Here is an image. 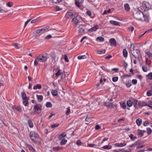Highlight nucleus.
I'll use <instances>...</instances> for the list:
<instances>
[{"label": "nucleus", "mask_w": 152, "mask_h": 152, "mask_svg": "<svg viewBox=\"0 0 152 152\" xmlns=\"http://www.w3.org/2000/svg\"><path fill=\"white\" fill-rule=\"evenodd\" d=\"M49 57V55L47 53L39 55V56L35 58L34 63V66H37L38 64V62H46Z\"/></svg>", "instance_id": "obj_1"}, {"label": "nucleus", "mask_w": 152, "mask_h": 152, "mask_svg": "<svg viewBox=\"0 0 152 152\" xmlns=\"http://www.w3.org/2000/svg\"><path fill=\"white\" fill-rule=\"evenodd\" d=\"M29 136L31 140L34 142H37L39 139V135L34 131L30 132Z\"/></svg>", "instance_id": "obj_2"}, {"label": "nucleus", "mask_w": 152, "mask_h": 152, "mask_svg": "<svg viewBox=\"0 0 152 152\" xmlns=\"http://www.w3.org/2000/svg\"><path fill=\"white\" fill-rule=\"evenodd\" d=\"M42 107L41 105L39 104H37L34 106L32 113L34 115L39 114L41 112Z\"/></svg>", "instance_id": "obj_3"}, {"label": "nucleus", "mask_w": 152, "mask_h": 152, "mask_svg": "<svg viewBox=\"0 0 152 152\" xmlns=\"http://www.w3.org/2000/svg\"><path fill=\"white\" fill-rule=\"evenodd\" d=\"M132 55L135 58H137L139 60L140 58L141 57L140 52L139 49H135L133 48V50L131 51Z\"/></svg>", "instance_id": "obj_4"}, {"label": "nucleus", "mask_w": 152, "mask_h": 152, "mask_svg": "<svg viewBox=\"0 0 152 152\" xmlns=\"http://www.w3.org/2000/svg\"><path fill=\"white\" fill-rule=\"evenodd\" d=\"M143 15V12L139 10L136 11L135 13H134L133 14L134 18L139 20H142L141 18Z\"/></svg>", "instance_id": "obj_5"}, {"label": "nucleus", "mask_w": 152, "mask_h": 152, "mask_svg": "<svg viewBox=\"0 0 152 152\" xmlns=\"http://www.w3.org/2000/svg\"><path fill=\"white\" fill-rule=\"evenodd\" d=\"M77 14L73 10H69L66 13L65 16L68 18H71L73 19L75 17Z\"/></svg>", "instance_id": "obj_6"}, {"label": "nucleus", "mask_w": 152, "mask_h": 152, "mask_svg": "<svg viewBox=\"0 0 152 152\" xmlns=\"http://www.w3.org/2000/svg\"><path fill=\"white\" fill-rule=\"evenodd\" d=\"M142 7L143 8L144 11H147L151 9V5L148 2L144 1L142 3Z\"/></svg>", "instance_id": "obj_7"}, {"label": "nucleus", "mask_w": 152, "mask_h": 152, "mask_svg": "<svg viewBox=\"0 0 152 152\" xmlns=\"http://www.w3.org/2000/svg\"><path fill=\"white\" fill-rule=\"evenodd\" d=\"M81 19V17L78 16L77 14L75 18L72 19V22H74L75 26H76L80 22V20Z\"/></svg>", "instance_id": "obj_8"}, {"label": "nucleus", "mask_w": 152, "mask_h": 152, "mask_svg": "<svg viewBox=\"0 0 152 152\" xmlns=\"http://www.w3.org/2000/svg\"><path fill=\"white\" fill-rule=\"evenodd\" d=\"M56 71H57L56 72L55 74L56 77H58L59 76L61 75L64 72H65L64 71H62L60 69V67L58 66L56 68Z\"/></svg>", "instance_id": "obj_9"}, {"label": "nucleus", "mask_w": 152, "mask_h": 152, "mask_svg": "<svg viewBox=\"0 0 152 152\" xmlns=\"http://www.w3.org/2000/svg\"><path fill=\"white\" fill-rule=\"evenodd\" d=\"M61 76L60 79L58 80V81H61L64 82H66L67 80L66 79V74L65 72H64Z\"/></svg>", "instance_id": "obj_10"}, {"label": "nucleus", "mask_w": 152, "mask_h": 152, "mask_svg": "<svg viewBox=\"0 0 152 152\" xmlns=\"http://www.w3.org/2000/svg\"><path fill=\"white\" fill-rule=\"evenodd\" d=\"M109 42L111 46H116V42L115 39L114 38H111L109 40Z\"/></svg>", "instance_id": "obj_11"}, {"label": "nucleus", "mask_w": 152, "mask_h": 152, "mask_svg": "<svg viewBox=\"0 0 152 152\" xmlns=\"http://www.w3.org/2000/svg\"><path fill=\"white\" fill-rule=\"evenodd\" d=\"M84 0H75V4L78 7H80L81 5L80 4L83 3Z\"/></svg>", "instance_id": "obj_12"}, {"label": "nucleus", "mask_w": 152, "mask_h": 152, "mask_svg": "<svg viewBox=\"0 0 152 152\" xmlns=\"http://www.w3.org/2000/svg\"><path fill=\"white\" fill-rule=\"evenodd\" d=\"M146 131L143 130H141L139 129H138L137 131V135L140 136V137H142L144 135V133Z\"/></svg>", "instance_id": "obj_13"}, {"label": "nucleus", "mask_w": 152, "mask_h": 152, "mask_svg": "<svg viewBox=\"0 0 152 152\" xmlns=\"http://www.w3.org/2000/svg\"><path fill=\"white\" fill-rule=\"evenodd\" d=\"M99 27L98 25H96L95 26L91 28L88 30V31L92 32L93 31H96Z\"/></svg>", "instance_id": "obj_14"}, {"label": "nucleus", "mask_w": 152, "mask_h": 152, "mask_svg": "<svg viewBox=\"0 0 152 152\" xmlns=\"http://www.w3.org/2000/svg\"><path fill=\"white\" fill-rule=\"evenodd\" d=\"M133 105L134 107L138 109V103L139 102H138V101L136 99H133Z\"/></svg>", "instance_id": "obj_15"}, {"label": "nucleus", "mask_w": 152, "mask_h": 152, "mask_svg": "<svg viewBox=\"0 0 152 152\" xmlns=\"http://www.w3.org/2000/svg\"><path fill=\"white\" fill-rule=\"evenodd\" d=\"M21 93L22 99L23 100H27L28 99L26 96L25 92L24 91V90Z\"/></svg>", "instance_id": "obj_16"}, {"label": "nucleus", "mask_w": 152, "mask_h": 152, "mask_svg": "<svg viewBox=\"0 0 152 152\" xmlns=\"http://www.w3.org/2000/svg\"><path fill=\"white\" fill-rule=\"evenodd\" d=\"M126 145L125 143H117L115 144V147H122L125 146Z\"/></svg>", "instance_id": "obj_17"}, {"label": "nucleus", "mask_w": 152, "mask_h": 152, "mask_svg": "<svg viewBox=\"0 0 152 152\" xmlns=\"http://www.w3.org/2000/svg\"><path fill=\"white\" fill-rule=\"evenodd\" d=\"M49 28L50 27L49 26H47L43 27L42 29H40L41 31V33H45V31H47Z\"/></svg>", "instance_id": "obj_18"}, {"label": "nucleus", "mask_w": 152, "mask_h": 152, "mask_svg": "<svg viewBox=\"0 0 152 152\" xmlns=\"http://www.w3.org/2000/svg\"><path fill=\"white\" fill-rule=\"evenodd\" d=\"M141 141L140 140H138L135 142L136 144L138 145V148H142L145 146V145L144 144L140 145Z\"/></svg>", "instance_id": "obj_19"}, {"label": "nucleus", "mask_w": 152, "mask_h": 152, "mask_svg": "<svg viewBox=\"0 0 152 152\" xmlns=\"http://www.w3.org/2000/svg\"><path fill=\"white\" fill-rule=\"evenodd\" d=\"M129 137L131 140L134 141L135 139H137V137L136 136H134L132 134H130L129 135Z\"/></svg>", "instance_id": "obj_20"}, {"label": "nucleus", "mask_w": 152, "mask_h": 152, "mask_svg": "<svg viewBox=\"0 0 152 152\" xmlns=\"http://www.w3.org/2000/svg\"><path fill=\"white\" fill-rule=\"evenodd\" d=\"M124 7L125 10L127 11H129L130 9L129 5L128 4H126L124 5Z\"/></svg>", "instance_id": "obj_21"}, {"label": "nucleus", "mask_w": 152, "mask_h": 152, "mask_svg": "<svg viewBox=\"0 0 152 152\" xmlns=\"http://www.w3.org/2000/svg\"><path fill=\"white\" fill-rule=\"evenodd\" d=\"M66 136V134L65 133H63L59 135L58 136V138L59 140L62 139Z\"/></svg>", "instance_id": "obj_22"}, {"label": "nucleus", "mask_w": 152, "mask_h": 152, "mask_svg": "<svg viewBox=\"0 0 152 152\" xmlns=\"http://www.w3.org/2000/svg\"><path fill=\"white\" fill-rule=\"evenodd\" d=\"M142 69L143 72H147L149 70V69L145 65H143L142 66Z\"/></svg>", "instance_id": "obj_23"}, {"label": "nucleus", "mask_w": 152, "mask_h": 152, "mask_svg": "<svg viewBox=\"0 0 152 152\" xmlns=\"http://www.w3.org/2000/svg\"><path fill=\"white\" fill-rule=\"evenodd\" d=\"M96 40L97 42H102L104 41V38L102 37H98L96 39Z\"/></svg>", "instance_id": "obj_24"}, {"label": "nucleus", "mask_w": 152, "mask_h": 152, "mask_svg": "<svg viewBox=\"0 0 152 152\" xmlns=\"http://www.w3.org/2000/svg\"><path fill=\"white\" fill-rule=\"evenodd\" d=\"M110 22L111 24L114 25L118 26L119 24V22L113 20H110Z\"/></svg>", "instance_id": "obj_25"}, {"label": "nucleus", "mask_w": 152, "mask_h": 152, "mask_svg": "<svg viewBox=\"0 0 152 152\" xmlns=\"http://www.w3.org/2000/svg\"><path fill=\"white\" fill-rule=\"evenodd\" d=\"M123 53L124 57L126 58L128 56V52L125 49H124L123 51Z\"/></svg>", "instance_id": "obj_26"}, {"label": "nucleus", "mask_w": 152, "mask_h": 152, "mask_svg": "<svg viewBox=\"0 0 152 152\" xmlns=\"http://www.w3.org/2000/svg\"><path fill=\"white\" fill-rule=\"evenodd\" d=\"M37 97L38 101L39 102H41L43 100V96L41 95H37Z\"/></svg>", "instance_id": "obj_27"}, {"label": "nucleus", "mask_w": 152, "mask_h": 152, "mask_svg": "<svg viewBox=\"0 0 152 152\" xmlns=\"http://www.w3.org/2000/svg\"><path fill=\"white\" fill-rule=\"evenodd\" d=\"M105 52V49L102 50H97V53L99 54H104Z\"/></svg>", "instance_id": "obj_28"}, {"label": "nucleus", "mask_w": 152, "mask_h": 152, "mask_svg": "<svg viewBox=\"0 0 152 152\" xmlns=\"http://www.w3.org/2000/svg\"><path fill=\"white\" fill-rule=\"evenodd\" d=\"M27 146L29 150L32 151L33 152H35V150L33 147L31 145L29 144H28L27 145Z\"/></svg>", "instance_id": "obj_29"}, {"label": "nucleus", "mask_w": 152, "mask_h": 152, "mask_svg": "<svg viewBox=\"0 0 152 152\" xmlns=\"http://www.w3.org/2000/svg\"><path fill=\"white\" fill-rule=\"evenodd\" d=\"M138 108L140 107H142L144 106H146V104H144V102L141 101H139L138 103Z\"/></svg>", "instance_id": "obj_30"}, {"label": "nucleus", "mask_w": 152, "mask_h": 152, "mask_svg": "<svg viewBox=\"0 0 152 152\" xmlns=\"http://www.w3.org/2000/svg\"><path fill=\"white\" fill-rule=\"evenodd\" d=\"M133 102L132 101L130 100L128 101L127 102V104L128 106L131 107L132 106V104H133Z\"/></svg>", "instance_id": "obj_31"}, {"label": "nucleus", "mask_w": 152, "mask_h": 152, "mask_svg": "<svg viewBox=\"0 0 152 152\" xmlns=\"http://www.w3.org/2000/svg\"><path fill=\"white\" fill-rule=\"evenodd\" d=\"M51 93L54 96H56L58 95V92L56 90H53L51 92Z\"/></svg>", "instance_id": "obj_32"}, {"label": "nucleus", "mask_w": 152, "mask_h": 152, "mask_svg": "<svg viewBox=\"0 0 152 152\" xmlns=\"http://www.w3.org/2000/svg\"><path fill=\"white\" fill-rule=\"evenodd\" d=\"M41 88V86L40 84H37L35 86H34L33 89L36 90L37 89H40Z\"/></svg>", "instance_id": "obj_33"}, {"label": "nucleus", "mask_w": 152, "mask_h": 152, "mask_svg": "<svg viewBox=\"0 0 152 152\" xmlns=\"http://www.w3.org/2000/svg\"><path fill=\"white\" fill-rule=\"evenodd\" d=\"M13 46L17 49L20 48L21 47L20 44L18 43H14L13 44Z\"/></svg>", "instance_id": "obj_34"}, {"label": "nucleus", "mask_w": 152, "mask_h": 152, "mask_svg": "<svg viewBox=\"0 0 152 152\" xmlns=\"http://www.w3.org/2000/svg\"><path fill=\"white\" fill-rule=\"evenodd\" d=\"M91 118H92L91 115H88L86 116V121H89L91 120Z\"/></svg>", "instance_id": "obj_35"}, {"label": "nucleus", "mask_w": 152, "mask_h": 152, "mask_svg": "<svg viewBox=\"0 0 152 152\" xmlns=\"http://www.w3.org/2000/svg\"><path fill=\"white\" fill-rule=\"evenodd\" d=\"M59 126V124L58 123H56L55 124H53L51 125V127L52 129H54Z\"/></svg>", "instance_id": "obj_36"}, {"label": "nucleus", "mask_w": 152, "mask_h": 152, "mask_svg": "<svg viewBox=\"0 0 152 152\" xmlns=\"http://www.w3.org/2000/svg\"><path fill=\"white\" fill-rule=\"evenodd\" d=\"M147 132L148 134V135H150L152 132V129L150 128H147Z\"/></svg>", "instance_id": "obj_37"}, {"label": "nucleus", "mask_w": 152, "mask_h": 152, "mask_svg": "<svg viewBox=\"0 0 152 152\" xmlns=\"http://www.w3.org/2000/svg\"><path fill=\"white\" fill-rule=\"evenodd\" d=\"M142 16L144 19L145 21H147V22H148V21L149 18H148V15H145L143 13V15H142Z\"/></svg>", "instance_id": "obj_38"}, {"label": "nucleus", "mask_w": 152, "mask_h": 152, "mask_svg": "<svg viewBox=\"0 0 152 152\" xmlns=\"http://www.w3.org/2000/svg\"><path fill=\"white\" fill-rule=\"evenodd\" d=\"M136 122L138 126H140L142 123V120L140 118H138L136 120Z\"/></svg>", "instance_id": "obj_39"}, {"label": "nucleus", "mask_w": 152, "mask_h": 152, "mask_svg": "<svg viewBox=\"0 0 152 152\" xmlns=\"http://www.w3.org/2000/svg\"><path fill=\"white\" fill-rule=\"evenodd\" d=\"M67 142V140H66L65 139H63L60 142V144L61 145H65L66 142Z\"/></svg>", "instance_id": "obj_40"}, {"label": "nucleus", "mask_w": 152, "mask_h": 152, "mask_svg": "<svg viewBox=\"0 0 152 152\" xmlns=\"http://www.w3.org/2000/svg\"><path fill=\"white\" fill-rule=\"evenodd\" d=\"M112 148V146L111 145H105L103 147H102V148L103 149H111Z\"/></svg>", "instance_id": "obj_41"}, {"label": "nucleus", "mask_w": 152, "mask_h": 152, "mask_svg": "<svg viewBox=\"0 0 152 152\" xmlns=\"http://www.w3.org/2000/svg\"><path fill=\"white\" fill-rule=\"evenodd\" d=\"M126 86L127 87L129 88L131 86V80L126 81Z\"/></svg>", "instance_id": "obj_42"}, {"label": "nucleus", "mask_w": 152, "mask_h": 152, "mask_svg": "<svg viewBox=\"0 0 152 152\" xmlns=\"http://www.w3.org/2000/svg\"><path fill=\"white\" fill-rule=\"evenodd\" d=\"M46 106L47 107H51L52 106V104L50 102H47L46 103Z\"/></svg>", "instance_id": "obj_43"}, {"label": "nucleus", "mask_w": 152, "mask_h": 152, "mask_svg": "<svg viewBox=\"0 0 152 152\" xmlns=\"http://www.w3.org/2000/svg\"><path fill=\"white\" fill-rule=\"evenodd\" d=\"M28 124L30 128L33 127V123L31 120H29L28 121Z\"/></svg>", "instance_id": "obj_44"}, {"label": "nucleus", "mask_w": 152, "mask_h": 152, "mask_svg": "<svg viewBox=\"0 0 152 152\" xmlns=\"http://www.w3.org/2000/svg\"><path fill=\"white\" fill-rule=\"evenodd\" d=\"M62 148V147L60 148L58 146H57L56 147H53V149L54 151H58L60 149L61 150Z\"/></svg>", "instance_id": "obj_45"}, {"label": "nucleus", "mask_w": 152, "mask_h": 152, "mask_svg": "<svg viewBox=\"0 0 152 152\" xmlns=\"http://www.w3.org/2000/svg\"><path fill=\"white\" fill-rule=\"evenodd\" d=\"M146 77L149 79L152 80V72H150L148 75H146Z\"/></svg>", "instance_id": "obj_46"}, {"label": "nucleus", "mask_w": 152, "mask_h": 152, "mask_svg": "<svg viewBox=\"0 0 152 152\" xmlns=\"http://www.w3.org/2000/svg\"><path fill=\"white\" fill-rule=\"evenodd\" d=\"M86 58V56L85 55L80 56H78L77 58L79 60L83 59Z\"/></svg>", "instance_id": "obj_47"}, {"label": "nucleus", "mask_w": 152, "mask_h": 152, "mask_svg": "<svg viewBox=\"0 0 152 152\" xmlns=\"http://www.w3.org/2000/svg\"><path fill=\"white\" fill-rule=\"evenodd\" d=\"M145 54L148 55L149 58L152 59V53L150 52H146Z\"/></svg>", "instance_id": "obj_48"}, {"label": "nucleus", "mask_w": 152, "mask_h": 152, "mask_svg": "<svg viewBox=\"0 0 152 152\" xmlns=\"http://www.w3.org/2000/svg\"><path fill=\"white\" fill-rule=\"evenodd\" d=\"M147 95L148 96H150L152 95V90H150L147 92Z\"/></svg>", "instance_id": "obj_49"}, {"label": "nucleus", "mask_w": 152, "mask_h": 152, "mask_svg": "<svg viewBox=\"0 0 152 152\" xmlns=\"http://www.w3.org/2000/svg\"><path fill=\"white\" fill-rule=\"evenodd\" d=\"M63 58L64 59L65 61L68 62L69 61V60L68 59L67 56L66 55H64V57H63Z\"/></svg>", "instance_id": "obj_50"}, {"label": "nucleus", "mask_w": 152, "mask_h": 152, "mask_svg": "<svg viewBox=\"0 0 152 152\" xmlns=\"http://www.w3.org/2000/svg\"><path fill=\"white\" fill-rule=\"evenodd\" d=\"M39 18H37L36 19H35L34 20H32L31 21V23H36L39 20Z\"/></svg>", "instance_id": "obj_51"}, {"label": "nucleus", "mask_w": 152, "mask_h": 152, "mask_svg": "<svg viewBox=\"0 0 152 152\" xmlns=\"http://www.w3.org/2000/svg\"><path fill=\"white\" fill-rule=\"evenodd\" d=\"M118 77H115L113 78L112 80L113 82H115L118 81Z\"/></svg>", "instance_id": "obj_52"}, {"label": "nucleus", "mask_w": 152, "mask_h": 152, "mask_svg": "<svg viewBox=\"0 0 152 152\" xmlns=\"http://www.w3.org/2000/svg\"><path fill=\"white\" fill-rule=\"evenodd\" d=\"M6 4L7 6L10 7H11L13 6V3L12 2H8Z\"/></svg>", "instance_id": "obj_53"}, {"label": "nucleus", "mask_w": 152, "mask_h": 152, "mask_svg": "<svg viewBox=\"0 0 152 152\" xmlns=\"http://www.w3.org/2000/svg\"><path fill=\"white\" fill-rule=\"evenodd\" d=\"M52 37V36L50 34H49V35H47L46 37H45L44 38L45 39H50Z\"/></svg>", "instance_id": "obj_54"}, {"label": "nucleus", "mask_w": 152, "mask_h": 152, "mask_svg": "<svg viewBox=\"0 0 152 152\" xmlns=\"http://www.w3.org/2000/svg\"><path fill=\"white\" fill-rule=\"evenodd\" d=\"M28 99H27V100H24V101H23V104L25 106H27V104H28V103L27 102V101Z\"/></svg>", "instance_id": "obj_55"}, {"label": "nucleus", "mask_w": 152, "mask_h": 152, "mask_svg": "<svg viewBox=\"0 0 152 152\" xmlns=\"http://www.w3.org/2000/svg\"><path fill=\"white\" fill-rule=\"evenodd\" d=\"M96 145L94 144H88L87 146L91 147H93L94 146H96Z\"/></svg>", "instance_id": "obj_56"}, {"label": "nucleus", "mask_w": 152, "mask_h": 152, "mask_svg": "<svg viewBox=\"0 0 152 152\" xmlns=\"http://www.w3.org/2000/svg\"><path fill=\"white\" fill-rule=\"evenodd\" d=\"M85 29L82 28H80L79 32L83 34L84 33Z\"/></svg>", "instance_id": "obj_57"}, {"label": "nucleus", "mask_w": 152, "mask_h": 152, "mask_svg": "<svg viewBox=\"0 0 152 152\" xmlns=\"http://www.w3.org/2000/svg\"><path fill=\"white\" fill-rule=\"evenodd\" d=\"M15 109L18 111H19V112L21 111V109L20 107H15Z\"/></svg>", "instance_id": "obj_58"}, {"label": "nucleus", "mask_w": 152, "mask_h": 152, "mask_svg": "<svg viewBox=\"0 0 152 152\" xmlns=\"http://www.w3.org/2000/svg\"><path fill=\"white\" fill-rule=\"evenodd\" d=\"M61 1V0H52L53 2L55 3H58Z\"/></svg>", "instance_id": "obj_59"}, {"label": "nucleus", "mask_w": 152, "mask_h": 152, "mask_svg": "<svg viewBox=\"0 0 152 152\" xmlns=\"http://www.w3.org/2000/svg\"><path fill=\"white\" fill-rule=\"evenodd\" d=\"M136 76L137 78L139 79L140 80H141L142 78V77L141 75H137Z\"/></svg>", "instance_id": "obj_60"}, {"label": "nucleus", "mask_w": 152, "mask_h": 152, "mask_svg": "<svg viewBox=\"0 0 152 152\" xmlns=\"http://www.w3.org/2000/svg\"><path fill=\"white\" fill-rule=\"evenodd\" d=\"M81 143L82 142L80 140H77L76 142L77 145L78 146L80 145H81Z\"/></svg>", "instance_id": "obj_61"}, {"label": "nucleus", "mask_w": 152, "mask_h": 152, "mask_svg": "<svg viewBox=\"0 0 152 152\" xmlns=\"http://www.w3.org/2000/svg\"><path fill=\"white\" fill-rule=\"evenodd\" d=\"M137 80L136 79H133L132 80V82L133 84L135 85L137 83Z\"/></svg>", "instance_id": "obj_62"}, {"label": "nucleus", "mask_w": 152, "mask_h": 152, "mask_svg": "<svg viewBox=\"0 0 152 152\" xmlns=\"http://www.w3.org/2000/svg\"><path fill=\"white\" fill-rule=\"evenodd\" d=\"M67 110L66 111V114L67 115H68L70 112V110L69 108H67Z\"/></svg>", "instance_id": "obj_63"}, {"label": "nucleus", "mask_w": 152, "mask_h": 152, "mask_svg": "<svg viewBox=\"0 0 152 152\" xmlns=\"http://www.w3.org/2000/svg\"><path fill=\"white\" fill-rule=\"evenodd\" d=\"M143 124L144 126H147L149 124V123L148 121H145L144 122Z\"/></svg>", "instance_id": "obj_64"}]
</instances>
